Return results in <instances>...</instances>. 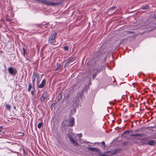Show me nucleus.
Returning a JSON list of instances; mask_svg holds the SVG:
<instances>
[{"label": "nucleus", "instance_id": "obj_22", "mask_svg": "<svg viewBox=\"0 0 156 156\" xmlns=\"http://www.w3.org/2000/svg\"><path fill=\"white\" fill-rule=\"evenodd\" d=\"M75 60L74 58H72L69 60V62H73Z\"/></svg>", "mask_w": 156, "mask_h": 156}, {"label": "nucleus", "instance_id": "obj_14", "mask_svg": "<svg viewBox=\"0 0 156 156\" xmlns=\"http://www.w3.org/2000/svg\"><path fill=\"white\" fill-rule=\"evenodd\" d=\"M43 122H40L37 125V127L38 129H40L41 127L43 126Z\"/></svg>", "mask_w": 156, "mask_h": 156}, {"label": "nucleus", "instance_id": "obj_32", "mask_svg": "<svg viewBox=\"0 0 156 156\" xmlns=\"http://www.w3.org/2000/svg\"><path fill=\"white\" fill-rule=\"evenodd\" d=\"M97 76V73H95L93 74V78H94L95 77H96Z\"/></svg>", "mask_w": 156, "mask_h": 156}, {"label": "nucleus", "instance_id": "obj_8", "mask_svg": "<svg viewBox=\"0 0 156 156\" xmlns=\"http://www.w3.org/2000/svg\"><path fill=\"white\" fill-rule=\"evenodd\" d=\"M131 136H138L140 137H143L144 136V134L143 133L141 134H132L130 135Z\"/></svg>", "mask_w": 156, "mask_h": 156}, {"label": "nucleus", "instance_id": "obj_28", "mask_svg": "<svg viewBox=\"0 0 156 156\" xmlns=\"http://www.w3.org/2000/svg\"><path fill=\"white\" fill-rule=\"evenodd\" d=\"M3 129V127L2 126H0V132H2Z\"/></svg>", "mask_w": 156, "mask_h": 156}, {"label": "nucleus", "instance_id": "obj_23", "mask_svg": "<svg viewBox=\"0 0 156 156\" xmlns=\"http://www.w3.org/2000/svg\"><path fill=\"white\" fill-rule=\"evenodd\" d=\"M48 24H42L41 27L42 28H44V27H47V25Z\"/></svg>", "mask_w": 156, "mask_h": 156}, {"label": "nucleus", "instance_id": "obj_18", "mask_svg": "<svg viewBox=\"0 0 156 156\" xmlns=\"http://www.w3.org/2000/svg\"><path fill=\"white\" fill-rule=\"evenodd\" d=\"M24 134L23 133L18 132L17 133V135L20 136H22L24 135Z\"/></svg>", "mask_w": 156, "mask_h": 156}, {"label": "nucleus", "instance_id": "obj_2", "mask_svg": "<svg viewBox=\"0 0 156 156\" xmlns=\"http://www.w3.org/2000/svg\"><path fill=\"white\" fill-rule=\"evenodd\" d=\"M8 71L10 74L15 76L17 73L18 71L16 68L10 66L8 68Z\"/></svg>", "mask_w": 156, "mask_h": 156}, {"label": "nucleus", "instance_id": "obj_10", "mask_svg": "<svg viewBox=\"0 0 156 156\" xmlns=\"http://www.w3.org/2000/svg\"><path fill=\"white\" fill-rule=\"evenodd\" d=\"M155 142L154 140H150L148 141L147 144L151 146H153L155 144Z\"/></svg>", "mask_w": 156, "mask_h": 156}, {"label": "nucleus", "instance_id": "obj_37", "mask_svg": "<svg viewBox=\"0 0 156 156\" xmlns=\"http://www.w3.org/2000/svg\"><path fill=\"white\" fill-rule=\"evenodd\" d=\"M13 108H14V109L15 110H16V107H15V106H14L13 107Z\"/></svg>", "mask_w": 156, "mask_h": 156}, {"label": "nucleus", "instance_id": "obj_15", "mask_svg": "<svg viewBox=\"0 0 156 156\" xmlns=\"http://www.w3.org/2000/svg\"><path fill=\"white\" fill-rule=\"evenodd\" d=\"M32 86L31 85V84L30 83L29 84L28 88L27 91L28 92L30 91L31 89L32 88Z\"/></svg>", "mask_w": 156, "mask_h": 156}, {"label": "nucleus", "instance_id": "obj_29", "mask_svg": "<svg viewBox=\"0 0 156 156\" xmlns=\"http://www.w3.org/2000/svg\"><path fill=\"white\" fill-rule=\"evenodd\" d=\"M23 155H26L27 153L25 151V150L23 149Z\"/></svg>", "mask_w": 156, "mask_h": 156}, {"label": "nucleus", "instance_id": "obj_31", "mask_svg": "<svg viewBox=\"0 0 156 156\" xmlns=\"http://www.w3.org/2000/svg\"><path fill=\"white\" fill-rule=\"evenodd\" d=\"M70 63V62H69V61L68 60L66 62V64H65V65H66L69 64Z\"/></svg>", "mask_w": 156, "mask_h": 156}, {"label": "nucleus", "instance_id": "obj_4", "mask_svg": "<svg viewBox=\"0 0 156 156\" xmlns=\"http://www.w3.org/2000/svg\"><path fill=\"white\" fill-rule=\"evenodd\" d=\"M40 76L38 75L37 73L35 72H34L33 73V75L32 76V82L33 83V85H34L35 81L36 79L37 80L39 78Z\"/></svg>", "mask_w": 156, "mask_h": 156}, {"label": "nucleus", "instance_id": "obj_17", "mask_svg": "<svg viewBox=\"0 0 156 156\" xmlns=\"http://www.w3.org/2000/svg\"><path fill=\"white\" fill-rule=\"evenodd\" d=\"M74 144L76 145H78V143L76 140H73L71 142Z\"/></svg>", "mask_w": 156, "mask_h": 156}, {"label": "nucleus", "instance_id": "obj_9", "mask_svg": "<svg viewBox=\"0 0 156 156\" xmlns=\"http://www.w3.org/2000/svg\"><path fill=\"white\" fill-rule=\"evenodd\" d=\"M62 97V93L61 92L58 95V99L57 100V102H59L60 100L61 99Z\"/></svg>", "mask_w": 156, "mask_h": 156}, {"label": "nucleus", "instance_id": "obj_1", "mask_svg": "<svg viewBox=\"0 0 156 156\" xmlns=\"http://www.w3.org/2000/svg\"><path fill=\"white\" fill-rule=\"evenodd\" d=\"M83 93L82 92H79L77 94V96L74 99V104L76 107H78L80 105V99H82V96L83 95Z\"/></svg>", "mask_w": 156, "mask_h": 156}, {"label": "nucleus", "instance_id": "obj_7", "mask_svg": "<svg viewBox=\"0 0 156 156\" xmlns=\"http://www.w3.org/2000/svg\"><path fill=\"white\" fill-rule=\"evenodd\" d=\"M74 119L73 118L71 117L69 120V126H74Z\"/></svg>", "mask_w": 156, "mask_h": 156}, {"label": "nucleus", "instance_id": "obj_40", "mask_svg": "<svg viewBox=\"0 0 156 156\" xmlns=\"http://www.w3.org/2000/svg\"><path fill=\"white\" fill-rule=\"evenodd\" d=\"M155 25H156V23H155Z\"/></svg>", "mask_w": 156, "mask_h": 156}, {"label": "nucleus", "instance_id": "obj_11", "mask_svg": "<svg viewBox=\"0 0 156 156\" xmlns=\"http://www.w3.org/2000/svg\"><path fill=\"white\" fill-rule=\"evenodd\" d=\"M120 151L121 150L120 149H116L113 151V153L114 154H118L119 153Z\"/></svg>", "mask_w": 156, "mask_h": 156}, {"label": "nucleus", "instance_id": "obj_36", "mask_svg": "<svg viewBox=\"0 0 156 156\" xmlns=\"http://www.w3.org/2000/svg\"><path fill=\"white\" fill-rule=\"evenodd\" d=\"M102 156H107V155L106 154H102L101 155Z\"/></svg>", "mask_w": 156, "mask_h": 156}, {"label": "nucleus", "instance_id": "obj_20", "mask_svg": "<svg viewBox=\"0 0 156 156\" xmlns=\"http://www.w3.org/2000/svg\"><path fill=\"white\" fill-rule=\"evenodd\" d=\"M61 65L60 64H58L56 66V70H58L61 67Z\"/></svg>", "mask_w": 156, "mask_h": 156}, {"label": "nucleus", "instance_id": "obj_33", "mask_svg": "<svg viewBox=\"0 0 156 156\" xmlns=\"http://www.w3.org/2000/svg\"><path fill=\"white\" fill-rule=\"evenodd\" d=\"M78 135L79 138L81 137L82 136V135L81 133L79 134Z\"/></svg>", "mask_w": 156, "mask_h": 156}, {"label": "nucleus", "instance_id": "obj_21", "mask_svg": "<svg viewBox=\"0 0 156 156\" xmlns=\"http://www.w3.org/2000/svg\"><path fill=\"white\" fill-rule=\"evenodd\" d=\"M88 149L90 151H94V148L92 147H89L88 148Z\"/></svg>", "mask_w": 156, "mask_h": 156}, {"label": "nucleus", "instance_id": "obj_25", "mask_svg": "<svg viewBox=\"0 0 156 156\" xmlns=\"http://www.w3.org/2000/svg\"><path fill=\"white\" fill-rule=\"evenodd\" d=\"M63 48L66 51H67L69 49L68 47L66 46H64Z\"/></svg>", "mask_w": 156, "mask_h": 156}, {"label": "nucleus", "instance_id": "obj_27", "mask_svg": "<svg viewBox=\"0 0 156 156\" xmlns=\"http://www.w3.org/2000/svg\"><path fill=\"white\" fill-rule=\"evenodd\" d=\"M116 8L115 7H112V8H111L110 9H109V10H114L115 9V8Z\"/></svg>", "mask_w": 156, "mask_h": 156}, {"label": "nucleus", "instance_id": "obj_34", "mask_svg": "<svg viewBox=\"0 0 156 156\" xmlns=\"http://www.w3.org/2000/svg\"><path fill=\"white\" fill-rule=\"evenodd\" d=\"M31 94L32 95H34V92L32 90V91H31Z\"/></svg>", "mask_w": 156, "mask_h": 156}, {"label": "nucleus", "instance_id": "obj_26", "mask_svg": "<svg viewBox=\"0 0 156 156\" xmlns=\"http://www.w3.org/2000/svg\"><path fill=\"white\" fill-rule=\"evenodd\" d=\"M101 143L102 145L103 146V148H105V142L104 141L102 142H101Z\"/></svg>", "mask_w": 156, "mask_h": 156}, {"label": "nucleus", "instance_id": "obj_16", "mask_svg": "<svg viewBox=\"0 0 156 156\" xmlns=\"http://www.w3.org/2000/svg\"><path fill=\"white\" fill-rule=\"evenodd\" d=\"M68 136L69 139V140L71 142L73 140H74L72 136H71L68 135Z\"/></svg>", "mask_w": 156, "mask_h": 156}, {"label": "nucleus", "instance_id": "obj_38", "mask_svg": "<svg viewBox=\"0 0 156 156\" xmlns=\"http://www.w3.org/2000/svg\"><path fill=\"white\" fill-rule=\"evenodd\" d=\"M69 97V94H68L67 95V97Z\"/></svg>", "mask_w": 156, "mask_h": 156}, {"label": "nucleus", "instance_id": "obj_39", "mask_svg": "<svg viewBox=\"0 0 156 156\" xmlns=\"http://www.w3.org/2000/svg\"><path fill=\"white\" fill-rule=\"evenodd\" d=\"M155 18L156 19V16L155 17Z\"/></svg>", "mask_w": 156, "mask_h": 156}, {"label": "nucleus", "instance_id": "obj_3", "mask_svg": "<svg viewBox=\"0 0 156 156\" xmlns=\"http://www.w3.org/2000/svg\"><path fill=\"white\" fill-rule=\"evenodd\" d=\"M57 35L56 32H55L52 36H50L48 38V42L51 44H54V42L55 40V37Z\"/></svg>", "mask_w": 156, "mask_h": 156}, {"label": "nucleus", "instance_id": "obj_13", "mask_svg": "<svg viewBox=\"0 0 156 156\" xmlns=\"http://www.w3.org/2000/svg\"><path fill=\"white\" fill-rule=\"evenodd\" d=\"M5 108L9 110V111H10L11 109V106L10 105L8 104H6L5 105Z\"/></svg>", "mask_w": 156, "mask_h": 156}, {"label": "nucleus", "instance_id": "obj_30", "mask_svg": "<svg viewBox=\"0 0 156 156\" xmlns=\"http://www.w3.org/2000/svg\"><path fill=\"white\" fill-rule=\"evenodd\" d=\"M23 53L24 56H25L26 51H25V50L24 48H23Z\"/></svg>", "mask_w": 156, "mask_h": 156}, {"label": "nucleus", "instance_id": "obj_24", "mask_svg": "<svg viewBox=\"0 0 156 156\" xmlns=\"http://www.w3.org/2000/svg\"><path fill=\"white\" fill-rule=\"evenodd\" d=\"M130 132V131L129 130H126L124 132V134H129Z\"/></svg>", "mask_w": 156, "mask_h": 156}, {"label": "nucleus", "instance_id": "obj_12", "mask_svg": "<svg viewBox=\"0 0 156 156\" xmlns=\"http://www.w3.org/2000/svg\"><path fill=\"white\" fill-rule=\"evenodd\" d=\"M149 8L150 6L148 5L144 6L142 7V8L144 10L148 9Z\"/></svg>", "mask_w": 156, "mask_h": 156}, {"label": "nucleus", "instance_id": "obj_5", "mask_svg": "<svg viewBox=\"0 0 156 156\" xmlns=\"http://www.w3.org/2000/svg\"><path fill=\"white\" fill-rule=\"evenodd\" d=\"M49 96L47 94V93L46 91H44L42 94L40 98V100L41 102H42L44 100L48 99Z\"/></svg>", "mask_w": 156, "mask_h": 156}, {"label": "nucleus", "instance_id": "obj_19", "mask_svg": "<svg viewBox=\"0 0 156 156\" xmlns=\"http://www.w3.org/2000/svg\"><path fill=\"white\" fill-rule=\"evenodd\" d=\"M100 151V150L99 149L97 148H94V151L96 152H99Z\"/></svg>", "mask_w": 156, "mask_h": 156}, {"label": "nucleus", "instance_id": "obj_35", "mask_svg": "<svg viewBox=\"0 0 156 156\" xmlns=\"http://www.w3.org/2000/svg\"><path fill=\"white\" fill-rule=\"evenodd\" d=\"M55 104H56V103H54L52 104L51 105L53 106H54Z\"/></svg>", "mask_w": 156, "mask_h": 156}, {"label": "nucleus", "instance_id": "obj_6", "mask_svg": "<svg viewBox=\"0 0 156 156\" xmlns=\"http://www.w3.org/2000/svg\"><path fill=\"white\" fill-rule=\"evenodd\" d=\"M46 83V81L45 79H43L41 81V82L38 86L39 88H43Z\"/></svg>", "mask_w": 156, "mask_h": 156}]
</instances>
